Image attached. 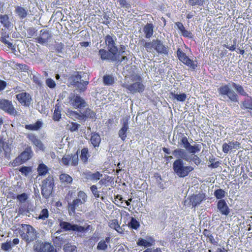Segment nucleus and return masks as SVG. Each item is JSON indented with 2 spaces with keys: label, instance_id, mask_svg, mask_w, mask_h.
I'll use <instances>...</instances> for the list:
<instances>
[{
  "label": "nucleus",
  "instance_id": "nucleus-16",
  "mask_svg": "<svg viewBox=\"0 0 252 252\" xmlns=\"http://www.w3.org/2000/svg\"><path fill=\"white\" fill-rule=\"evenodd\" d=\"M153 43L155 49L158 54L168 55V50L167 47H165L160 40L158 39L153 40Z\"/></svg>",
  "mask_w": 252,
  "mask_h": 252
},
{
  "label": "nucleus",
  "instance_id": "nucleus-2",
  "mask_svg": "<svg viewBox=\"0 0 252 252\" xmlns=\"http://www.w3.org/2000/svg\"><path fill=\"white\" fill-rule=\"evenodd\" d=\"M58 222L61 229L57 230L54 233V235L56 237L63 231H72L75 232L77 236L83 237L84 234L91 229V225L88 224L81 225L64 221L61 218L58 219Z\"/></svg>",
  "mask_w": 252,
  "mask_h": 252
},
{
  "label": "nucleus",
  "instance_id": "nucleus-7",
  "mask_svg": "<svg viewBox=\"0 0 252 252\" xmlns=\"http://www.w3.org/2000/svg\"><path fill=\"white\" fill-rule=\"evenodd\" d=\"M82 72H75L69 78L68 81L71 85L76 86L80 91L85 90L86 86L88 84V81L82 80L83 76L81 75Z\"/></svg>",
  "mask_w": 252,
  "mask_h": 252
},
{
  "label": "nucleus",
  "instance_id": "nucleus-1",
  "mask_svg": "<svg viewBox=\"0 0 252 252\" xmlns=\"http://www.w3.org/2000/svg\"><path fill=\"white\" fill-rule=\"evenodd\" d=\"M231 87H232L236 91V92L243 96H248V94L244 90L243 87L234 82H232L231 84L221 86L218 89V92L220 95H221L223 98H225L227 97L229 100L232 102H238V95L236 93H235L233 90L231 89Z\"/></svg>",
  "mask_w": 252,
  "mask_h": 252
},
{
  "label": "nucleus",
  "instance_id": "nucleus-59",
  "mask_svg": "<svg viewBox=\"0 0 252 252\" xmlns=\"http://www.w3.org/2000/svg\"><path fill=\"white\" fill-rule=\"evenodd\" d=\"M62 162L65 165H68L70 162V155H68L64 156L62 158Z\"/></svg>",
  "mask_w": 252,
  "mask_h": 252
},
{
  "label": "nucleus",
  "instance_id": "nucleus-26",
  "mask_svg": "<svg viewBox=\"0 0 252 252\" xmlns=\"http://www.w3.org/2000/svg\"><path fill=\"white\" fill-rule=\"evenodd\" d=\"M128 130V119H126L124 122L122 127L119 131V136L123 141L125 140L126 137V132Z\"/></svg>",
  "mask_w": 252,
  "mask_h": 252
},
{
  "label": "nucleus",
  "instance_id": "nucleus-9",
  "mask_svg": "<svg viewBox=\"0 0 252 252\" xmlns=\"http://www.w3.org/2000/svg\"><path fill=\"white\" fill-rule=\"evenodd\" d=\"M33 249L34 252H57L56 249L51 243L39 240L35 241Z\"/></svg>",
  "mask_w": 252,
  "mask_h": 252
},
{
  "label": "nucleus",
  "instance_id": "nucleus-40",
  "mask_svg": "<svg viewBox=\"0 0 252 252\" xmlns=\"http://www.w3.org/2000/svg\"><path fill=\"white\" fill-rule=\"evenodd\" d=\"M128 225L131 228L136 230L140 226L139 222L133 217L130 218V220L128 222Z\"/></svg>",
  "mask_w": 252,
  "mask_h": 252
},
{
  "label": "nucleus",
  "instance_id": "nucleus-30",
  "mask_svg": "<svg viewBox=\"0 0 252 252\" xmlns=\"http://www.w3.org/2000/svg\"><path fill=\"white\" fill-rule=\"evenodd\" d=\"M85 178L91 181H97L99 179L100 177L102 176L99 172H96L94 173H92L91 172H87L85 173Z\"/></svg>",
  "mask_w": 252,
  "mask_h": 252
},
{
  "label": "nucleus",
  "instance_id": "nucleus-48",
  "mask_svg": "<svg viewBox=\"0 0 252 252\" xmlns=\"http://www.w3.org/2000/svg\"><path fill=\"white\" fill-rule=\"evenodd\" d=\"M49 216V212L47 209H43L40 212V213L38 216L39 219H41L43 220L47 219Z\"/></svg>",
  "mask_w": 252,
  "mask_h": 252
},
{
  "label": "nucleus",
  "instance_id": "nucleus-27",
  "mask_svg": "<svg viewBox=\"0 0 252 252\" xmlns=\"http://www.w3.org/2000/svg\"><path fill=\"white\" fill-rule=\"evenodd\" d=\"M111 238L107 237L105 239L101 240L97 244L96 249L98 251H105L108 248V244L110 242Z\"/></svg>",
  "mask_w": 252,
  "mask_h": 252
},
{
  "label": "nucleus",
  "instance_id": "nucleus-36",
  "mask_svg": "<svg viewBox=\"0 0 252 252\" xmlns=\"http://www.w3.org/2000/svg\"><path fill=\"white\" fill-rule=\"evenodd\" d=\"M203 233L205 236L207 237L208 241L211 244L214 245L217 244V242L214 239V236L210 230L205 229L203 230Z\"/></svg>",
  "mask_w": 252,
  "mask_h": 252
},
{
  "label": "nucleus",
  "instance_id": "nucleus-8",
  "mask_svg": "<svg viewBox=\"0 0 252 252\" xmlns=\"http://www.w3.org/2000/svg\"><path fill=\"white\" fill-rule=\"evenodd\" d=\"M54 186V179L53 176H49L42 182L41 194L46 199L49 198L52 193Z\"/></svg>",
  "mask_w": 252,
  "mask_h": 252
},
{
  "label": "nucleus",
  "instance_id": "nucleus-10",
  "mask_svg": "<svg viewBox=\"0 0 252 252\" xmlns=\"http://www.w3.org/2000/svg\"><path fill=\"white\" fill-rule=\"evenodd\" d=\"M0 109L14 117L19 115V112L13 106L12 101L7 99H0Z\"/></svg>",
  "mask_w": 252,
  "mask_h": 252
},
{
  "label": "nucleus",
  "instance_id": "nucleus-42",
  "mask_svg": "<svg viewBox=\"0 0 252 252\" xmlns=\"http://www.w3.org/2000/svg\"><path fill=\"white\" fill-rule=\"evenodd\" d=\"M37 171L39 175H44L48 171V168L45 164H40L38 165Z\"/></svg>",
  "mask_w": 252,
  "mask_h": 252
},
{
  "label": "nucleus",
  "instance_id": "nucleus-54",
  "mask_svg": "<svg viewBox=\"0 0 252 252\" xmlns=\"http://www.w3.org/2000/svg\"><path fill=\"white\" fill-rule=\"evenodd\" d=\"M16 198L21 202H25L28 199V195L25 193H23L17 196Z\"/></svg>",
  "mask_w": 252,
  "mask_h": 252
},
{
  "label": "nucleus",
  "instance_id": "nucleus-22",
  "mask_svg": "<svg viewBox=\"0 0 252 252\" xmlns=\"http://www.w3.org/2000/svg\"><path fill=\"white\" fill-rule=\"evenodd\" d=\"M240 107L242 109L247 110L252 117V97L245 99L241 102Z\"/></svg>",
  "mask_w": 252,
  "mask_h": 252
},
{
  "label": "nucleus",
  "instance_id": "nucleus-55",
  "mask_svg": "<svg viewBox=\"0 0 252 252\" xmlns=\"http://www.w3.org/2000/svg\"><path fill=\"white\" fill-rule=\"evenodd\" d=\"M61 112L58 109H55L54 112L53 119L54 121H58L61 118Z\"/></svg>",
  "mask_w": 252,
  "mask_h": 252
},
{
  "label": "nucleus",
  "instance_id": "nucleus-49",
  "mask_svg": "<svg viewBox=\"0 0 252 252\" xmlns=\"http://www.w3.org/2000/svg\"><path fill=\"white\" fill-rule=\"evenodd\" d=\"M46 85L50 89H53L56 87V84L54 80L51 78H47L45 80Z\"/></svg>",
  "mask_w": 252,
  "mask_h": 252
},
{
  "label": "nucleus",
  "instance_id": "nucleus-41",
  "mask_svg": "<svg viewBox=\"0 0 252 252\" xmlns=\"http://www.w3.org/2000/svg\"><path fill=\"white\" fill-rule=\"evenodd\" d=\"M201 148V146L200 145H199V144H196V145H194V146H192V145H190V146L189 147V148H188L187 149V150L189 153H191L192 155H194L195 153L200 151Z\"/></svg>",
  "mask_w": 252,
  "mask_h": 252
},
{
  "label": "nucleus",
  "instance_id": "nucleus-57",
  "mask_svg": "<svg viewBox=\"0 0 252 252\" xmlns=\"http://www.w3.org/2000/svg\"><path fill=\"white\" fill-rule=\"evenodd\" d=\"M189 159H190L189 161V162L192 161L197 165H199L201 162L200 159L196 155H194V156H193L192 157H191L190 156H189Z\"/></svg>",
  "mask_w": 252,
  "mask_h": 252
},
{
  "label": "nucleus",
  "instance_id": "nucleus-39",
  "mask_svg": "<svg viewBox=\"0 0 252 252\" xmlns=\"http://www.w3.org/2000/svg\"><path fill=\"white\" fill-rule=\"evenodd\" d=\"M109 226L111 228L115 229L118 232L122 233L123 231L122 228L118 224V221L116 220H114L110 223Z\"/></svg>",
  "mask_w": 252,
  "mask_h": 252
},
{
  "label": "nucleus",
  "instance_id": "nucleus-62",
  "mask_svg": "<svg viewBox=\"0 0 252 252\" xmlns=\"http://www.w3.org/2000/svg\"><path fill=\"white\" fill-rule=\"evenodd\" d=\"M103 17L105 20V21L103 22L102 23L108 26L110 23L111 18H110L109 16L106 13H104L103 14Z\"/></svg>",
  "mask_w": 252,
  "mask_h": 252
},
{
  "label": "nucleus",
  "instance_id": "nucleus-17",
  "mask_svg": "<svg viewBox=\"0 0 252 252\" xmlns=\"http://www.w3.org/2000/svg\"><path fill=\"white\" fill-rule=\"evenodd\" d=\"M27 138L32 143V144L36 146L39 150L42 151H44L45 147L42 141L34 134L32 133L28 134L27 135Z\"/></svg>",
  "mask_w": 252,
  "mask_h": 252
},
{
  "label": "nucleus",
  "instance_id": "nucleus-45",
  "mask_svg": "<svg viewBox=\"0 0 252 252\" xmlns=\"http://www.w3.org/2000/svg\"><path fill=\"white\" fill-rule=\"evenodd\" d=\"M180 144L186 150L189 148L190 143L188 141V138L185 136H183L180 140Z\"/></svg>",
  "mask_w": 252,
  "mask_h": 252
},
{
  "label": "nucleus",
  "instance_id": "nucleus-13",
  "mask_svg": "<svg viewBox=\"0 0 252 252\" xmlns=\"http://www.w3.org/2000/svg\"><path fill=\"white\" fill-rule=\"evenodd\" d=\"M104 40L108 50H110V52L112 53L118 54V49L115 43V41L117 40L116 37L114 35L108 34L104 37Z\"/></svg>",
  "mask_w": 252,
  "mask_h": 252
},
{
  "label": "nucleus",
  "instance_id": "nucleus-61",
  "mask_svg": "<svg viewBox=\"0 0 252 252\" xmlns=\"http://www.w3.org/2000/svg\"><path fill=\"white\" fill-rule=\"evenodd\" d=\"M177 55L180 61L182 60V59L188 57L186 54L181 50L180 48L178 49L177 51Z\"/></svg>",
  "mask_w": 252,
  "mask_h": 252
},
{
  "label": "nucleus",
  "instance_id": "nucleus-46",
  "mask_svg": "<svg viewBox=\"0 0 252 252\" xmlns=\"http://www.w3.org/2000/svg\"><path fill=\"white\" fill-rule=\"evenodd\" d=\"M78 198V199H80L82 202L85 203L87 200V195L83 191H79L77 193Z\"/></svg>",
  "mask_w": 252,
  "mask_h": 252
},
{
  "label": "nucleus",
  "instance_id": "nucleus-33",
  "mask_svg": "<svg viewBox=\"0 0 252 252\" xmlns=\"http://www.w3.org/2000/svg\"><path fill=\"white\" fill-rule=\"evenodd\" d=\"M170 94L172 96V98L176 99L178 101L184 102L187 98V95L185 93L178 94L171 92Z\"/></svg>",
  "mask_w": 252,
  "mask_h": 252
},
{
  "label": "nucleus",
  "instance_id": "nucleus-56",
  "mask_svg": "<svg viewBox=\"0 0 252 252\" xmlns=\"http://www.w3.org/2000/svg\"><path fill=\"white\" fill-rule=\"evenodd\" d=\"M203 0H189V4L191 6L202 5L203 4Z\"/></svg>",
  "mask_w": 252,
  "mask_h": 252
},
{
  "label": "nucleus",
  "instance_id": "nucleus-20",
  "mask_svg": "<svg viewBox=\"0 0 252 252\" xmlns=\"http://www.w3.org/2000/svg\"><path fill=\"white\" fill-rule=\"evenodd\" d=\"M217 209L223 215L227 216L230 213V209L224 200H220L218 202Z\"/></svg>",
  "mask_w": 252,
  "mask_h": 252
},
{
  "label": "nucleus",
  "instance_id": "nucleus-43",
  "mask_svg": "<svg viewBox=\"0 0 252 252\" xmlns=\"http://www.w3.org/2000/svg\"><path fill=\"white\" fill-rule=\"evenodd\" d=\"M7 37H8V35H7L6 33H5L4 34L2 35L0 37V40L4 44H7L8 48H11V49H15V47L13 45L12 43L6 40V38Z\"/></svg>",
  "mask_w": 252,
  "mask_h": 252
},
{
  "label": "nucleus",
  "instance_id": "nucleus-32",
  "mask_svg": "<svg viewBox=\"0 0 252 252\" xmlns=\"http://www.w3.org/2000/svg\"><path fill=\"white\" fill-rule=\"evenodd\" d=\"M30 77L33 82L39 87H41L42 86V83L41 81V76L39 73L35 72L34 74H32L31 72Z\"/></svg>",
  "mask_w": 252,
  "mask_h": 252
},
{
  "label": "nucleus",
  "instance_id": "nucleus-24",
  "mask_svg": "<svg viewBox=\"0 0 252 252\" xmlns=\"http://www.w3.org/2000/svg\"><path fill=\"white\" fill-rule=\"evenodd\" d=\"M239 143L236 142H229L228 143H225L222 145V151L225 153H227L229 150L233 149H238Z\"/></svg>",
  "mask_w": 252,
  "mask_h": 252
},
{
  "label": "nucleus",
  "instance_id": "nucleus-5",
  "mask_svg": "<svg viewBox=\"0 0 252 252\" xmlns=\"http://www.w3.org/2000/svg\"><path fill=\"white\" fill-rule=\"evenodd\" d=\"M173 169L178 177L184 178L187 176L194 168L191 166H185L184 161L179 158L173 162Z\"/></svg>",
  "mask_w": 252,
  "mask_h": 252
},
{
  "label": "nucleus",
  "instance_id": "nucleus-29",
  "mask_svg": "<svg viewBox=\"0 0 252 252\" xmlns=\"http://www.w3.org/2000/svg\"><path fill=\"white\" fill-rule=\"evenodd\" d=\"M42 122L38 120L35 124L25 125V128L30 130H38L42 127Z\"/></svg>",
  "mask_w": 252,
  "mask_h": 252
},
{
  "label": "nucleus",
  "instance_id": "nucleus-64",
  "mask_svg": "<svg viewBox=\"0 0 252 252\" xmlns=\"http://www.w3.org/2000/svg\"><path fill=\"white\" fill-rule=\"evenodd\" d=\"M64 250L65 252H77L76 247L72 246H66L64 248Z\"/></svg>",
  "mask_w": 252,
  "mask_h": 252
},
{
  "label": "nucleus",
  "instance_id": "nucleus-34",
  "mask_svg": "<svg viewBox=\"0 0 252 252\" xmlns=\"http://www.w3.org/2000/svg\"><path fill=\"white\" fill-rule=\"evenodd\" d=\"M60 180L64 185L70 184L72 182V178L69 175L63 173L60 176Z\"/></svg>",
  "mask_w": 252,
  "mask_h": 252
},
{
  "label": "nucleus",
  "instance_id": "nucleus-14",
  "mask_svg": "<svg viewBox=\"0 0 252 252\" xmlns=\"http://www.w3.org/2000/svg\"><path fill=\"white\" fill-rule=\"evenodd\" d=\"M16 98L18 101L22 105L26 107H29L32 101L31 95L26 92H22L16 94Z\"/></svg>",
  "mask_w": 252,
  "mask_h": 252
},
{
  "label": "nucleus",
  "instance_id": "nucleus-18",
  "mask_svg": "<svg viewBox=\"0 0 252 252\" xmlns=\"http://www.w3.org/2000/svg\"><path fill=\"white\" fill-rule=\"evenodd\" d=\"M172 154L178 159L180 158L188 162L190 159L188 153L183 149H176L173 151Z\"/></svg>",
  "mask_w": 252,
  "mask_h": 252
},
{
  "label": "nucleus",
  "instance_id": "nucleus-51",
  "mask_svg": "<svg viewBox=\"0 0 252 252\" xmlns=\"http://www.w3.org/2000/svg\"><path fill=\"white\" fill-rule=\"evenodd\" d=\"M19 171L23 175L27 176L29 173L31 172V168L30 167L22 166L19 169Z\"/></svg>",
  "mask_w": 252,
  "mask_h": 252
},
{
  "label": "nucleus",
  "instance_id": "nucleus-60",
  "mask_svg": "<svg viewBox=\"0 0 252 252\" xmlns=\"http://www.w3.org/2000/svg\"><path fill=\"white\" fill-rule=\"evenodd\" d=\"M90 189L92 193H93L95 197L98 198L99 197V191L97 190V188L95 185H93L92 186H91Z\"/></svg>",
  "mask_w": 252,
  "mask_h": 252
},
{
  "label": "nucleus",
  "instance_id": "nucleus-19",
  "mask_svg": "<svg viewBox=\"0 0 252 252\" xmlns=\"http://www.w3.org/2000/svg\"><path fill=\"white\" fill-rule=\"evenodd\" d=\"M189 201L188 204L189 205H191L192 207H195L203 201L204 199V196L201 194H197L189 197Z\"/></svg>",
  "mask_w": 252,
  "mask_h": 252
},
{
  "label": "nucleus",
  "instance_id": "nucleus-58",
  "mask_svg": "<svg viewBox=\"0 0 252 252\" xmlns=\"http://www.w3.org/2000/svg\"><path fill=\"white\" fill-rule=\"evenodd\" d=\"M64 46V45L61 42L57 43L55 45V50L58 53H61L63 52Z\"/></svg>",
  "mask_w": 252,
  "mask_h": 252
},
{
  "label": "nucleus",
  "instance_id": "nucleus-35",
  "mask_svg": "<svg viewBox=\"0 0 252 252\" xmlns=\"http://www.w3.org/2000/svg\"><path fill=\"white\" fill-rule=\"evenodd\" d=\"M90 156L88 149L87 148H83L81 150V155L80 156L81 160L84 163H87L88 162V159Z\"/></svg>",
  "mask_w": 252,
  "mask_h": 252
},
{
  "label": "nucleus",
  "instance_id": "nucleus-38",
  "mask_svg": "<svg viewBox=\"0 0 252 252\" xmlns=\"http://www.w3.org/2000/svg\"><path fill=\"white\" fill-rule=\"evenodd\" d=\"M103 81L105 85L110 86L114 83V78L112 75H105L103 77Z\"/></svg>",
  "mask_w": 252,
  "mask_h": 252
},
{
  "label": "nucleus",
  "instance_id": "nucleus-25",
  "mask_svg": "<svg viewBox=\"0 0 252 252\" xmlns=\"http://www.w3.org/2000/svg\"><path fill=\"white\" fill-rule=\"evenodd\" d=\"M154 25L152 23H147L143 28V31L145 33V37L146 38L151 37L154 33Z\"/></svg>",
  "mask_w": 252,
  "mask_h": 252
},
{
  "label": "nucleus",
  "instance_id": "nucleus-53",
  "mask_svg": "<svg viewBox=\"0 0 252 252\" xmlns=\"http://www.w3.org/2000/svg\"><path fill=\"white\" fill-rule=\"evenodd\" d=\"M186 65L189 66L192 69L194 70L197 66V61L190 60L189 58Z\"/></svg>",
  "mask_w": 252,
  "mask_h": 252
},
{
  "label": "nucleus",
  "instance_id": "nucleus-47",
  "mask_svg": "<svg viewBox=\"0 0 252 252\" xmlns=\"http://www.w3.org/2000/svg\"><path fill=\"white\" fill-rule=\"evenodd\" d=\"M68 129L71 132L76 131L80 126V125L77 123L72 122L70 125H68Z\"/></svg>",
  "mask_w": 252,
  "mask_h": 252
},
{
  "label": "nucleus",
  "instance_id": "nucleus-52",
  "mask_svg": "<svg viewBox=\"0 0 252 252\" xmlns=\"http://www.w3.org/2000/svg\"><path fill=\"white\" fill-rule=\"evenodd\" d=\"M1 249L5 251H10L11 250V241L6 242V243H2L1 246Z\"/></svg>",
  "mask_w": 252,
  "mask_h": 252
},
{
  "label": "nucleus",
  "instance_id": "nucleus-3",
  "mask_svg": "<svg viewBox=\"0 0 252 252\" xmlns=\"http://www.w3.org/2000/svg\"><path fill=\"white\" fill-rule=\"evenodd\" d=\"M142 81V78L138 74H134L129 78H126L124 83L122 84V87L133 94L142 93L145 88Z\"/></svg>",
  "mask_w": 252,
  "mask_h": 252
},
{
  "label": "nucleus",
  "instance_id": "nucleus-4",
  "mask_svg": "<svg viewBox=\"0 0 252 252\" xmlns=\"http://www.w3.org/2000/svg\"><path fill=\"white\" fill-rule=\"evenodd\" d=\"M21 225L22 229H19L18 232L23 240L29 244L37 239L38 233L32 225L27 224Z\"/></svg>",
  "mask_w": 252,
  "mask_h": 252
},
{
  "label": "nucleus",
  "instance_id": "nucleus-37",
  "mask_svg": "<svg viewBox=\"0 0 252 252\" xmlns=\"http://www.w3.org/2000/svg\"><path fill=\"white\" fill-rule=\"evenodd\" d=\"M226 194L227 193L224 190L220 189L215 190L214 193V196L220 200H223L222 198L225 196Z\"/></svg>",
  "mask_w": 252,
  "mask_h": 252
},
{
  "label": "nucleus",
  "instance_id": "nucleus-31",
  "mask_svg": "<svg viewBox=\"0 0 252 252\" xmlns=\"http://www.w3.org/2000/svg\"><path fill=\"white\" fill-rule=\"evenodd\" d=\"M82 120L86 121L88 118L93 119L95 117V113L90 109L87 108L84 112L81 113Z\"/></svg>",
  "mask_w": 252,
  "mask_h": 252
},
{
  "label": "nucleus",
  "instance_id": "nucleus-11",
  "mask_svg": "<svg viewBox=\"0 0 252 252\" xmlns=\"http://www.w3.org/2000/svg\"><path fill=\"white\" fill-rule=\"evenodd\" d=\"M98 55L102 61L107 60L112 62L119 61V55L115 53L110 52V50L107 51L104 49H101L98 51Z\"/></svg>",
  "mask_w": 252,
  "mask_h": 252
},
{
  "label": "nucleus",
  "instance_id": "nucleus-21",
  "mask_svg": "<svg viewBox=\"0 0 252 252\" xmlns=\"http://www.w3.org/2000/svg\"><path fill=\"white\" fill-rule=\"evenodd\" d=\"M14 12L20 19L26 18L29 14L28 10L21 6H15Z\"/></svg>",
  "mask_w": 252,
  "mask_h": 252
},
{
  "label": "nucleus",
  "instance_id": "nucleus-28",
  "mask_svg": "<svg viewBox=\"0 0 252 252\" xmlns=\"http://www.w3.org/2000/svg\"><path fill=\"white\" fill-rule=\"evenodd\" d=\"M101 142L100 135L96 133H92L91 137V142L94 148L98 147Z\"/></svg>",
  "mask_w": 252,
  "mask_h": 252
},
{
  "label": "nucleus",
  "instance_id": "nucleus-6",
  "mask_svg": "<svg viewBox=\"0 0 252 252\" xmlns=\"http://www.w3.org/2000/svg\"><path fill=\"white\" fill-rule=\"evenodd\" d=\"M65 103H69L75 108L83 109L88 106L86 101L79 94L71 93L66 99Z\"/></svg>",
  "mask_w": 252,
  "mask_h": 252
},
{
  "label": "nucleus",
  "instance_id": "nucleus-23",
  "mask_svg": "<svg viewBox=\"0 0 252 252\" xmlns=\"http://www.w3.org/2000/svg\"><path fill=\"white\" fill-rule=\"evenodd\" d=\"M33 152L31 147H28L25 148V150L19 155L20 158L22 159V161L26 162L30 159L32 155Z\"/></svg>",
  "mask_w": 252,
  "mask_h": 252
},
{
  "label": "nucleus",
  "instance_id": "nucleus-12",
  "mask_svg": "<svg viewBox=\"0 0 252 252\" xmlns=\"http://www.w3.org/2000/svg\"><path fill=\"white\" fill-rule=\"evenodd\" d=\"M51 37L52 34L51 32L47 30L42 29L40 31L39 36L36 37L35 40L41 45H47Z\"/></svg>",
  "mask_w": 252,
  "mask_h": 252
},
{
  "label": "nucleus",
  "instance_id": "nucleus-15",
  "mask_svg": "<svg viewBox=\"0 0 252 252\" xmlns=\"http://www.w3.org/2000/svg\"><path fill=\"white\" fill-rule=\"evenodd\" d=\"M84 203L80 199H74L72 202L68 203L67 210L70 216H74L76 209L80 208V206Z\"/></svg>",
  "mask_w": 252,
  "mask_h": 252
},
{
  "label": "nucleus",
  "instance_id": "nucleus-50",
  "mask_svg": "<svg viewBox=\"0 0 252 252\" xmlns=\"http://www.w3.org/2000/svg\"><path fill=\"white\" fill-rule=\"evenodd\" d=\"M78 154H74L70 155V163L71 165L76 166L78 164Z\"/></svg>",
  "mask_w": 252,
  "mask_h": 252
},
{
  "label": "nucleus",
  "instance_id": "nucleus-44",
  "mask_svg": "<svg viewBox=\"0 0 252 252\" xmlns=\"http://www.w3.org/2000/svg\"><path fill=\"white\" fill-rule=\"evenodd\" d=\"M137 244L138 246H144L145 247H151L152 245V244L151 243L141 238H140L138 239Z\"/></svg>",
  "mask_w": 252,
  "mask_h": 252
},
{
  "label": "nucleus",
  "instance_id": "nucleus-63",
  "mask_svg": "<svg viewBox=\"0 0 252 252\" xmlns=\"http://www.w3.org/2000/svg\"><path fill=\"white\" fill-rule=\"evenodd\" d=\"M144 46L146 48L147 51H150L152 49V48L154 47L153 40L152 42H146L144 45Z\"/></svg>",
  "mask_w": 252,
  "mask_h": 252
}]
</instances>
